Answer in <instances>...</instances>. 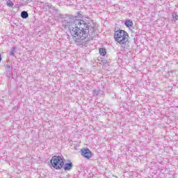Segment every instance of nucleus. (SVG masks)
<instances>
[{
    "mask_svg": "<svg viewBox=\"0 0 178 178\" xmlns=\"http://www.w3.org/2000/svg\"><path fill=\"white\" fill-rule=\"evenodd\" d=\"M62 24L65 29H68L76 45H84L87 42L88 33H95V24L88 23L84 20L77 19V17L66 15L63 18Z\"/></svg>",
    "mask_w": 178,
    "mask_h": 178,
    "instance_id": "obj_1",
    "label": "nucleus"
},
{
    "mask_svg": "<svg viewBox=\"0 0 178 178\" xmlns=\"http://www.w3.org/2000/svg\"><path fill=\"white\" fill-rule=\"evenodd\" d=\"M114 40L120 45H124L129 41V33L124 30H118L114 33Z\"/></svg>",
    "mask_w": 178,
    "mask_h": 178,
    "instance_id": "obj_2",
    "label": "nucleus"
},
{
    "mask_svg": "<svg viewBox=\"0 0 178 178\" xmlns=\"http://www.w3.org/2000/svg\"><path fill=\"white\" fill-rule=\"evenodd\" d=\"M51 163L54 169H62L63 168L64 162L63 157L60 156H54L51 159Z\"/></svg>",
    "mask_w": 178,
    "mask_h": 178,
    "instance_id": "obj_3",
    "label": "nucleus"
},
{
    "mask_svg": "<svg viewBox=\"0 0 178 178\" xmlns=\"http://www.w3.org/2000/svg\"><path fill=\"white\" fill-rule=\"evenodd\" d=\"M81 156L83 158H86V159H90L92 156V152H91L90 149H82L81 150Z\"/></svg>",
    "mask_w": 178,
    "mask_h": 178,
    "instance_id": "obj_4",
    "label": "nucleus"
},
{
    "mask_svg": "<svg viewBox=\"0 0 178 178\" xmlns=\"http://www.w3.org/2000/svg\"><path fill=\"white\" fill-rule=\"evenodd\" d=\"M72 168H73L72 163H67L63 165L64 170H67V171L72 170Z\"/></svg>",
    "mask_w": 178,
    "mask_h": 178,
    "instance_id": "obj_5",
    "label": "nucleus"
},
{
    "mask_svg": "<svg viewBox=\"0 0 178 178\" xmlns=\"http://www.w3.org/2000/svg\"><path fill=\"white\" fill-rule=\"evenodd\" d=\"M6 70L7 72L6 75L8 76V77H9V76H10V72H12V67H10V65H6Z\"/></svg>",
    "mask_w": 178,
    "mask_h": 178,
    "instance_id": "obj_6",
    "label": "nucleus"
},
{
    "mask_svg": "<svg viewBox=\"0 0 178 178\" xmlns=\"http://www.w3.org/2000/svg\"><path fill=\"white\" fill-rule=\"evenodd\" d=\"M21 17H22V19H27V17H29V13H27V11H22L21 13Z\"/></svg>",
    "mask_w": 178,
    "mask_h": 178,
    "instance_id": "obj_7",
    "label": "nucleus"
},
{
    "mask_svg": "<svg viewBox=\"0 0 178 178\" xmlns=\"http://www.w3.org/2000/svg\"><path fill=\"white\" fill-rule=\"evenodd\" d=\"M99 52L100 55H102V56H105V55H106V49H105L104 48H100L99 49Z\"/></svg>",
    "mask_w": 178,
    "mask_h": 178,
    "instance_id": "obj_8",
    "label": "nucleus"
},
{
    "mask_svg": "<svg viewBox=\"0 0 178 178\" xmlns=\"http://www.w3.org/2000/svg\"><path fill=\"white\" fill-rule=\"evenodd\" d=\"M125 26H127V27H131V26H133V22H131V20H127L125 22Z\"/></svg>",
    "mask_w": 178,
    "mask_h": 178,
    "instance_id": "obj_9",
    "label": "nucleus"
},
{
    "mask_svg": "<svg viewBox=\"0 0 178 178\" xmlns=\"http://www.w3.org/2000/svg\"><path fill=\"white\" fill-rule=\"evenodd\" d=\"M15 54H16V47H13V48L11 49L10 55L11 56H14Z\"/></svg>",
    "mask_w": 178,
    "mask_h": 178,
    "instance_id": "obj_10",
    "label": "nucleus"
},
{
    "mask_svg": "<svg viewBox=\"0 0 178 178\" xmlns=\"http://www.w3.org/2000/svg\"><path fill=\"white\" fill-rule=\"evenodd\" d=\"M13 2L10 0L7 1V6H9L10 8H12L13 6Z\"/></svg>",
    "mask_w": 178,
    "mask_h": 178,
    "instance_id": "obj_11",
    "label": "nucleus"
},
{
    "mask_svg": "<svg viewBox=\"0 0 178 178\" xmlns=\"http://www.w3.org/2000/svg\"><path fill=\"white\" fill-rule=\"evenodd\" d=\"M47 7L49 8V9H51V8H52V5H51V3H47Z\"/></svg>",
    "mask_w": 178,
    "mask_h": 178,
    "instance_id": "obj_12",
    "label": "nucleus"
},
{
    "mask_svg": "<svg viewBox=\"0 0 178 178\" xmlns=\"http://www.w3.org/2000/svg\"><path fill=\"white\" fill-rule=\"evenodd\" d=\"M173 18L175 19V20H178V15H175V16L173 15Z\"/></svg>",
    "mask_w": 178,
    "mask_h": 178,
    "instance_id": "obj_13",
    "label": "nucleus"
},
{
    "mask_svg": "<svg viewBox=\"0 0 178 178\" xmlns=\"http://www.w3.org/2000/svg\"><path fill=\"white\" fill-rule=\"evenodd\" d=\"M1 60H2V58L1 57V54H0V62Z\"/></svg>",
    "mask_w": 178,
    "mask_h": 178,
    "instance_id": "obj_14",
    "label": "nucleus"
}]
</instances>
